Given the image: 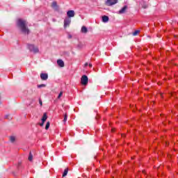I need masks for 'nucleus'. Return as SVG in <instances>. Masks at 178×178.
<instances>
[{"instance_id": "nucleus-27", "label": "nucleus", "mask_w": 178, "mask_h": 178, "mask_svg": "<svg viewBox=\"0 0 178 178\" xmlns=\"http://www.w3.org/2000/svg\"><path fill=\"white\" fill-rule=\"evenodd\" d=\"M68 38H72V35H68Z\"/></svg>"}, {"instance_id": "nucleus-22", "label": "nucleus", "mask_w": 178, "mask_h": 178, "mask_svg": "<svg viewBox=\"0 0 178 178\" xmlns=\"http://www.w3.org/2000/svg\"><path fill=\"white\" fill-rule=\"evenodd\" d=\"M62 95H63V92H60L58 96V98H60V97H62Z\"/></svg>"}, {"instance_id": "nucleus-18", "label": "nucleus", "mask_w": 178, "mask_h": 178, "mask_svg": "<svg viewBox=\"0 0 178 178\" xmlns=\"http://www.w3.org/2000/svg\"><path fill=\"white\" fill-rule=\"evenodd\" d=\"M63 122H64V123H66V122H67V114L64 115Z\"/></svg>"}, {"instance_id": "nucleus-12", "label": "nucleus", "mask_w": 178, "mask_h": 178, "mask_svg": "<svg viewBox=\"0 0 178 178\" xmlns=\"http://www.w3.org/2000/svg\"><path fill=\"white\" fill-rule=\"evenodd\" d=\"M81 33H83L84 34H87V33H88V29H87V27L82 26Z\"/></svg>"}, {"instance_id": "nucleus-9", "label": "nucleus", "mask_w": 178, "mask_h": 178, "mask_svg": "<svg viewBox=\"0 0 178 178\" xmlns=\"http://www.w3.org/2000/svg\"><path fill=\"white\" fill-rule=\"evenodd\" d=\"M57 64L60 67H65V63L62 60H57Z\"/></svg>"}, {"instance_id": "nucleus-24", "label": "nucleus", "mask_w": 178, "mask_h": 178, "mask_svg": "<svg viewBox=\"0 0 178 178\" xmlns=\"http://www.w3.org/2000/svg\"><path fill=\"white\" fill-rule=\"evenodd\" d=\"M39 104L40 106H42V100H41V99H39Z\"/></svg>"}, {"instance_id": "nucleus-26", "label": "nucleus", "mask_w": 178, "mask_h": 178, "mask_svg": "<svg viewBox=\"0 0 178 178\" xmlns=\"http://www.w3.org/2000/svg\"><path fill=\"white\" fill-rule=\"evenodd\" d=\"M87 66H88V63H85V67H87Z\"/></svg>"}, {"instance_id": "nucleus-14", "label": "nucleus", "mask_w": 178, "mask_h": 178, "mask_svg": "<svg viewBox=\"0 0 178 178\" xmlns=\"http://www.w3.org/2000/svg\"><path fill=\"white\" fill-rule=\"evenodd\" d=\"M10 141L11 143H13L14 141H16V137H15V136H10Z\"/></svg>"}, {"instance_id": "nucleus-16", "label": "nucleus", "mask_w": 178, "mask_h": 178, "mask_svg": "<svg viewBox=\"0 0 178 178\" xmlns=\"http://www.w3.org/2000/svg\"><path fill=\"white\" fill-rule=\"evenodd\" d=\"M67 172H68V170H67V169H65V170H64V172H63V177H65V176L67 175Z\"/></svg>"}, {"instance_id": "nucleus-13", "label": "nucleus", "mask_w": 178, "mask_h": 178, "mask_svg": "<svg viewBox=\"0 0 178 178\" xmlns=\"http://www.w3.org/2000/svg\"><path fill=\"white\" fill-rule=\"evenodd\" d=\"M51 7L54 8V9L56 8H58V3H56V1H53L51 3Z\"/></svg>"}, {"instance_id": "nucleus-8", "label": "nucleus", "mask_w": 178, "mask_h": 178, "mask_svg": "<svg viewBox=\"0 0 178 178\" xmlns=\"http://www.w3.org/2000/svg\"><path fill=\"white\" fill-rule=\"evenodd\" d=\"M40 79H41V80H43V81L48 80V74L41 73L40 74Z\"/></svg>"}, {"instance_id": "nucleus-25", "label": "nucleus", "mask_w": 178, "mask_h": 178, "mask_svg": "<svg viewBox=\"0 0 178 178\" xmlns=\"http://www.w3.org/2000/svg\"><path fill=\"white\" fill-rule=\"evenodd\" d=\"M21 165H22V163H18L17 167H18V168H20Z\"/></svg>"}, {"instance_id": "nucleus-23", "label": "nucleus", "mask_w": 178, "mask_h": 178, "mask_svg": "<svg viewBox=\"0 0 178 178\" xmlns=\"http://www.w3.org/2000/svg\"><path fill=\"white\" fill-rule=\"evenodd\" d=\"M143 9H147V8H148V5H147V4H143Z\"/></svg>"}, {"instance_id": "nucleus-5", "label": "nucleus", "mask_w": 178, "mask_h": 178, "mask_svg": "<svg viewBox=\"0 0 178 178\" xmlns=\"http://www.w3.org/2000/svg\"><path fill=\"white\" fill-rule=\"evenodd\" d=\"M70 23H72V19L70 18H65L64 20V28L66 29V27L70 26Z\"/></svg>"}, {"instance_id": "nucleus-28", "label": "nucleus", "mask_w": 178, "mask_h": 178, "mask_svg": "<svg viewBox=\"0 0 178 178\" xmlns=\"http://www.w3.org/2000/svg\"><path fill=\"white\" fill-rule=\"evenodd\" d=\"M89 67H92V64H89Z\"/></svg>"}, {"instance_id": "nucleus-6", "label": "nucleus", "mask_w": 178, "mask_h": 178, "mask_svg": "<svg viewBox=\"0 0 178 178\" xmlns=\"http://www.w3.org/2000/svg\"><path fill=\"white\" fill-rule=\"evenodd\" d=\"M47 119H48V116L47 115V113H44L42 118V122L39 124L41 127L44 126V123L47 122Z\"/></svg>"}, {"instance_id": "nucleus-21", "label": "nucleus", "mask_w": 178, "mask_h": 178, "mask_svg": "<svg viewBox=\"0 0 178 178\" xmlns=\"http://www.w3.org/2000/svg\"><path fill=\"white\" fill-rule=\"evenodd\" d=\"M138 33H140V31H138V30L135 31L133 33V35H134V36L138 35Z\"/></svg>"}, {"instance_id": "nucleus-3", "label": "nucleus", "mask_w": 178, "mask_h": 178, "mask_svg": "<svg viewBox=\"0 0 178 178\" xmlns=\"http://www.w3.org/2000/svg\"><path fill=\"white\" fill-rule=\"evenodd\" d=\"M81 83L83 86H87L88 84V77L87 75H83L81 79Z\"/></svg>"}, {"instance_id": "nucleus-4", "label": "nucleus", "mask_w": 178, "mask_h": 178, "mask_svg": "<svg viewBox=\"0 0 178 178\" xmlns=\"http://www.w3.org/2000/svg\"><path fill=\"white\" fill-rule=\"evenodd\" d=\"M118 3V0H106V5L107 6H112L113 5H116Z\"/></svg>"}, {"instance_id": "nucleus-10", "label": "nucleus", "mask_w": 178, "mask_h": 178, "mask_svg": "<svg viewBox=\"0 0 178 178\" xmlns=\"http://www.w3.org/2000/svg\"><path fill=\"white\" fill-rule=\"evenodd\" d=\"M102 22L103 23H108V22H109V17L106 15H104L102 17Z\"/></svg>"}, {"instance_id": "nucleus-7", "label": "nucleus", "mask_w": 178, "mask_h": 178, "mask_svg": "<svg viewBox=\"0 0 178 178\" xmlns=\"http://www.w3.org/2000/svg\"><path fill=\"white\" fill-rule=\"evenodd\" d=\"M67 16L68 17L69 19H70V17H74V10H68L67 12Z\"/></svg>"}, {"instance_id": "nucleus-20", "label": "nucleus", "mask_w": 178, "mask_h": 178, "mask_svg": "<svg viewBox=\"0 0 178 178\" xmlns=\"http://www.w3.org/2000/svg\"><path fill=\"white\" fill-rule=\"evenodd\" d=\"M44 87H47V85L45 84L38 85V88H42Z\"/></svg>"}, {"instance_id": "nucleus-19", "label": "nucleus", "mask_w": 178, "mask_h": 178, "mask_svg": "<svg viewBox=\"0 0 178 178\" xmlns=\"http://www.w3.org/2000/svg\"><path fill=\"white\" fill-rule=\"evenodd\" d=\"M51 123H49V122H47L45 126V129L48 130V129H49V126H50Z\"/></svg>"}, {"instance_id": "nucleus-29", "label": "nucleus", "mask_w": 178, "mask_h": 178, "mask_svg": "<svg viewBox=\"0 0 178 178\" xmlns=\"http://www.w3.org/2000/svg\"><path fill=\"white\" fill-rule=\"evenodd\" d=\"M112 131H113V132L115 131V129H112Z\"/></svg>"}, {"instance_id": "nucleus-15", "label": "nucleus", "mask_w": 178, "mask_h": 178, "mask_svg": "<svg viewBox=\"0 0 178 178\" xmlns=\"http://www.w3.org/2000/svg\"><path fill=\"white\" fill-rule=\"evenodd\" d=\"M28 159H29V161H30V162H31V161H33V154H31V152L29 153Z\"/></svg>"}, {"instance_id": "nucleus-2", "label": "nucleus", "mask_w": 178, "mask_h": 178, "mask_svg": "<svg viewBox=\"0 0 178 178\" xmlns=\"http://www.w3.org/2000/svg\"><path fill=\"white\" fill-rule=\"evenodd\" d=\"M28 48L31 52H33V54H38L39 49L38 47L34 46V44H28Z\"/></svg>"}, {"instance_id": "nucleus-17", "label": "nucleus", "mask_w": 178, "mask_h": 178, "mask_svg": "<svg viewBox=\"0 0 178 178\" xmlns=\"http://www.w3.org/2000/svg\"><path fill=\"white\" fill-rule=\"evenodd\" d=\"M5 119H8V120H10V119H12V118H10V115L7 114L4 116Z\"/></svg>"}, {"instance_id": "nucleus-11", "label": "nucleus", "mask_w": 178, "mask_h": 178, "mask_svg": "<svg viewBox=\"0 0 178 178\" xmlns=\"http://www.w3.org/2000/svg\"><path fill=\"white\" fill-rule=\"evenodd\" d=\"M127 9V6H124L121 10H120L119 13L120 15L124 13Z\"/></svg>"}, {"instance_id": "nucleus-1", "label": "nucleus", "mask_w": 178, "mask_h": 178, "mask_svg": "<svg viewBox=\"0 0 178 178\" xmlns=\"http://www.w3.org/2000/svg\"><path fill=\"white\" fill-rule=\"evenodd\" d=\"M17 27L23 34H30V30L27 27V22L24 19H18L17 22Z\"/></svg>"}]
</instances>
